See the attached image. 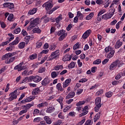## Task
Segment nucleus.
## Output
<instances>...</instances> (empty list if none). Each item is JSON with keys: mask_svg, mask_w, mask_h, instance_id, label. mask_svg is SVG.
I'll use <instances>...</instances> for the list:
<instances>
[{"mask_svg": "<svg viewBox=\"0 0 125 125\" xmlns=\"http://www.w3.org/2000/svg\"><path fill=\"white\" fill-rule=\"evenodd\" d=\"M14 55V53H7L2 57V60H5V63L6 64H9L12 63L13 61L15 60V57H13ZM12 57V58H11Z\"/></svg>", "mask_w": 125, "mask_h": 125, "instance_id": "f257e3e1", "label": "nucleus"}, {"mask_svg": "<svg viewBox=\"0 0 125 125\" xmlns=\"http://www.w3.org/2000/svg\"><path fill=\"white\" fill-rule=\"evenodd\" d=\"M124 63H123L121 61L117 60L111 63L109 66V70H110V71L116 70L118 67V68H120V67H122Z\"/></svg>", "mask_w": 125, "mask_h": 125, "instance_id": "f03ea898", "label": "nucleus"}, {"mask_svg": "<svg viewBox=\"0 0 125 125\" xmlns=\"http://www.w3.org/2000/svg\"><path fill=\"white\" fill-rule=\"evenodd\" d=\"M41 21H40V18H37L36 19L31 18L30 24L27 27V31H31L33 28H35L37 25H39Z\"/></svg>", "mask_w": 125, "mask_h": 125, "instance_id": "7ed1b4c3", "label": "nucleus"}, {"mask_svg": "<svg viewBox=\"0 0 125 125\" xmlns=\"http://www.w3.org/2000/svg\"><path fill=\"white\" fill-rule=\"evenodd\" d=\"M110 11H111L110 12L104 14L102 17V19L103 20H108V19L112 18V17H113V15L115 14V10L114 8H111Z\"/></svg>", "mask_w": 125, "mask_h": 125, "instance_id": "20e7f679", "label": "nucleus"}, {"mask_svg": "<svg viewBox=\"0 0 125 125\" xmlns=\"http://www.w3.org/2000/svg\"><path fill=\"white\" fill-rule=\"evenodd\" d=\"M104 51L107 54V57L109 59L112 58L113 56H114V54H115V50H114V48L111 46H108L106 47L104 49Z\"/></svg>", "mask_w": 125, "mask_h": 125, "instance_id": "39448f33", "label": "nucleus"}, {"mask_svg": "<svg viewBox=\"0 0 125 125\" xmlns=\"http://www.w3.org/2000/svg\"><path fill=\"white\" fill-rule=\"evenodd\" d=\"M68 35V33H67V32H66L64 29H62L58 32L57 33V36H60V37L59 38V41L60 42H62L63 40L67 37Z\"/></svg>", "mask_w": 125, "mask_h": 125, "instance_id": "423d86ee", "label": "nucleus"}, {"mask_svg": "<svg viewBox=\"0 0 125 125\" xmlns=\"http://www.w3.org/2000/svg\"><path fill=\"white\" fill-rule=\"evenodd\" d=\"M59 52H60L59 50H57L54 52H52L49 57V61L54 60V59H58L59 58Z\"/></svg>", "mask_w": 125, "mask_h": 125, "instance_id": "0eeeda50", "label": "nucleus"}, {"mask_svg": "<svg viewBox=\"0 0 125 125\" xmlns=\"http://www.w3.org/2000/svg\"><path fill=\"white\" fill-rule=\"evenodd\" d=\"M9 97L8 98V101L11 102L13 100L17 99V90H15L9 94Z\"/></svg>", "mask_w": 125, "mask_h": 125, "instance_id": "6e6552de", "label": "nucleus"}, {"mask_svg": "<svg viewBox=\"0 0 125 125\" xmlns=\"http://www.w3.org/2000/svg\"><path fill=\"white\" fill-rule=\"evenodd\" d=\"M23 65H24V62H22L20 64L15 66L14 68V70H17L18 72H20V71H23V70H25L26 67Z\"/></svg>", "mask_w": 125, "mask_h": 125, "instance_id": "1a4fd4ad", "label": "nucleus"}, {"mask_svg": "<svg viewBox=\"0 0 125 125\" xmlns=\"http://www.w3.org/2000/svg\"><path fill=\"white\" fill-rule=\"evenodd\" d=\"M42 7H45L46 10L48 11V10H50V9H51V8H52V7H53V5L52 4V3H51V2H49V1H47L45 2L42 5Z\"/></svg>", "mask_w": 125, "mask_h": 125, "instance_id": "9d476101", "label": "nucleus"}, {"mask_svg": "<svg viewBox=\"0 0 125 125\" xmlns=\"http://www.w3.org/2000/svg\"><path fill=\"white\" fill-rule=\"evenodd\" d=\"M3 6L4 7H6V8H8L11 10L14 8V4H13V3L6 2L3 4Z\"/></svg>", "mask_w": 125, "mask_h": 125, "instance_id": "9b49d317", "label": "nucleus"}, {"mask_svg": "<svg viewBox=\"0 0 125 125\" xmlns=\"http://www.w3.org/2000/svg\"><path fill=\"white\" fill-rule=\"evenodd\" d=\"M50 83V79L48 78V77L45 78L43 81L42 82V85H44L45 86V85H47V84H49Z\"/></svg>", "mask_w": 125, "mask_h": 125, "instance_id": "f8f14e48", "label": "nucleus"}, {"mask_svg": "<svg viewBox=\"0 0 125 125\" xmlns=\"http://www.w3.org/2000/svg\"><path fill=\"white\" fill-rule=\"evenodd\" d=\"M91 33V30L90 29H88L82 35V38L83 40H85L87 39L88 37H89V35Z\"/></svg>", "mask_w": 125, "mask_h": 125, "instance_id": "ddd939ff", "label": "nucleus"}, {"mask_svg": "<svg viewBox=\"0 0 125 125\" xmlns=\"http://www.w3.org/2000/svg\"><path fill=\"white\" fill-rule=\"evenodd\" d=\"M43 120L45 121L47 125H51V124L52 123V120H51V118L49 117V116H44L43 117Z\"/></svg>", "mask_w": 125, "mask_h": 125, "instance_id": "4468645a", "label": "nucleus"}, {"mask_svg": "<svg viewBox=\"0 0 125 125\" xmlns=\"http://www.w3.org/2000/svg\"><path fill=\"white\" fill-rule=\"evenodd\" d=\"M41 80H42V78L40 76L36 75L33 76V82H34V83H40Z\"/></svg>", "mask_w": 125, "mask_h": 125, "instance_id": "2eb2a0df", "label": "nucleus"}, {"mask_svg": "<svg viewBox=\"0 0 125 125\" xmlns=\"http://www.w3.org/2000/svg\"><path fill=\"white\" fill-rule=\"evenodd\" d=\"M34 106V103H31V104H27L25 105H24L22 106V108H24L25 110L26 111H28L29 109L31 108V107H33Z\"/></svg>", "mask_w": 125, "mask_h": 125, "instance_id": "dca6fc26", "label": "nucleus"}, {"mask_svg": "<svg viewBox=\"0 0 125 125\" xmlns=\"http://www.w3.org/2000/svg\"><path fill=\"white\" fill-rule=\"evenodd\" d=\"M75 95H76V93H75V92H70L66 96L65 99H70V98H73L75 97Z\"/></svg>", "mask_w": 125, "mask_h": 125, "instance_id": "f3484780", "label": "nucleus"}, {"mask_svg": "<svg viewBox=\"0 0 125 125\" xmlns=\"http://www.w3.org/2000/svg\"><path fill=\"white\" fill-rule=\"evenodd\" d=\"M55 110V108L53 106H50L48 107L46 110V113H48V114H51V113H53L54 110Z\"/></svg>", "mask_w": 125, "mask_h": 125, "instance_id": "a211bd4d", "label": "nucleus"}, {"mask_svg": "<svg viewBox=\"0 0 125 125\" xmlns=\"http://www.w3.org/2000/svg\"><path fill=\"white\" fill-rule=\"evenodd\" d=\"M79 20H83L84 16L83 14L81 11H78L77 13V16H76Z\"/></svg>", "mask_w": 125, "mask_h": 125, "instance_id": "6ab92c4d", "label": "nucleus"}, {"mask_svg": "<svg viewBox=\"0 0 125 125\" xmlns=\"http://www.w3.org/2000/svg\"><path fill=\"white\" fill-rule=\"evenodd\" d=\"M37 11H38V8H34L33 9L29 11L28 14L29 15H34V14L37 13Z\"/></svg>", "mask_w": 125, "mask_h": 125, "instance_id": "aec40b11", "label": "nucleus"}, {"mask_svg": "<svg viewBox=\"0 0 125 125\" xmlns=\"http://www.w3.org/2000/svg\"><path fill=\"white\" fill-rule=\"evenodd\" d=\"M32 32L34 34H41L42 30L39 27H35L32 30Z\"/></svg>", "mask_w": 125, "mask_h": 125, "instance_id": "412c9836", "label": "nucleus"}, {"mask_svg": "<svg viewBox=\"0 0 125 125\" xmlns=\"http://www.w3.org/2000/svg\"><path fill=\"white\" fill-rule=\"evenodd\" d=\"M19 43V37H17L16 39L12 42L10 43V45H16Z\"/></svg>", "mask_w": 125, "mask_h": 125, "instance_id": "4be33fe9", "label": "nucleus"}, {"mask_svg": "<svg viewBox=\"0 0 125 125\" xmlns=\"http://www.w3.org/2000/svg\"><path fill=\"white\" fill-rule=\"evenodd\" d=\"M95 105L102 106V104H101V98L100 97L96 98V99H95Z\"/></svg>", "mask_w": 125, "mask_h": 125, "instance_id": "5701e85b", "label": "nucleus"}, {"mask_svg": "<svg viewBox=\"0 0 125 125\" xmlns=\"http://www.w3.org/2000/svg\"><path fill=\"white\" fill-rule=\"evenodd\" d=\"M36 97L33 96H30L29 97H27L25 100V102H31V101L34 100Z\"/></svg>", "mask_w": 125, "mask_h": 125, "instance_id": "b1692460", "label": "nucleus"}, {"mask_svg": "<svg viewBox=\"0 0 125 125\" xmlns=\"http://www.w3.org/2000/svg\"><path fill=\"white\" fill-rule=\"evenodd\" d=\"M63 69L62 65H57L54 67V70L55 71H59V70H62Z\"/></svg>", "mask_w": 125, "mask_h": 125, "instance_id": "393cba45", "label": "nucleus"}, {"mask_svg": "<svg viewBox=\"0 0 125 125\" xmlns=\"http://www.w3.org/2000/svg\"><path fill=\"white\" fill-rule=\"evenodd\" d=\"M56 88L59 90V91H61V92L64 91V89L62 88V86L61 85V83H58L56 85Z\"/></svg>", "mask_w": 125, "mask_h": 125, "instance_id": "a878e982", "label": "nucleus"}, {"mask_svg": "<svg viewBox=\"0 0 125 125\" xmlns=\"http://www.w3.org/2000/svg\"><path fill=\"white\" fill-rule=\"evenodd\" d=\"M63 97L60 96L58 99H57V101L60 103L61 104V107H63Z\"/></svg>", "mask_w": 125, "mask_h": 125, "instance_id": "bb28decb", "label": "nucleus"}, {"mask_svg": "<svg viewBox=\"0 0 125 125\" xmlns=\"http://www.w3.org/2000/svg\"><path fill=\"white\" fill-rule=\"evenodd\" d=\"M48 105V103L47 102H45L44 103H42L41 104H39L38 105L37 107L38 108H42V107H46Z\"/></svg>", "mask_w": 125, "mask_h": 125, "instance_id": "cd10ccee", "label": "nucleus"}, {"mask_svg": "<svg viewBox=\"0 0 125 125\" xmlns=\"http://www.w3.org/2000/svg\"><path fill=\"white\" fill-rule=\"evenodd\" d=\"M93 16H94V13L93 12L90 13L86 16L85 19L86 20H90V19H92Z\"/></svg>", "mask_w": 125, "mask_h": 125, "instance_id": "c85d7f7f", "label": "nucleus"}, {"mask_svg": "<svg viewBox=\"0 0 125 125\" xmlns=\"http://www.w3.org/2000/svg\"><path fill=\"white\" fill-rule=\"evenodd\" d=\"M39 92H40V88H36L32 91V95H37L39 94Z\"/></svg>", "mask_w": 125, "mask_h": 125, "instance_id": "c756f323", "label": "nucleus"}, {"mask_svg": "<svg viewBox=\"0 0 125 125\" xmlns=\"http://www.w3.org/2000/svg\"><path fill=\"white\" fill-rule=\"evenodd\" d=\"M71 59V56L69 55H65L64 56V57L62 58V61L64 62H66V61H70Z\"/></svg>", "mask_w": 125, "mask_h": 125, "instance_id": "7c9ffc66", "label": "nucleus"}, {"mask_svg": "<svg viewBox=\"0 0 125 125\" xmlns=\"http://www.w3.org/2000/svg\"><path fill=\"white\" fill-rule=\"evenodd\" d=\"M76 66V62H72L70 64L68 65V69H73Z\"/></svg>", "mask_w": 125, "mask_h": 125, "instance_id": "2f4dec72", "label": "nucleus"}, {"mask_svg": "<svg viewBox=\"0 0 125 125\" xmlns=\"http://www.w3.org/2000/svg\"><path fill=\"white\" fill-rule=\"evenodd\" d=\"M59 75V72L54 71L51 73V78H52V79H55V78H56V77H57V76H58Z\"/></svg>", "mask_w": 125, "mask_h": 125, "instance_id": "473e14b6", "label": "nucleus"}, {"mask_svg": "<svg viewBox=\"0 0 125 125\" xmlns=\"http://www.w3.org/2000/svg\"><path fill=\"white\" fill-rule=\"evenodd\" d=\"M121 45H123V42L120 41H118L115 44V48H120Z\"/></svg>", "mask_w": 125, "mask_h": 125, "instance_id": "72a5a7b5", "label": "nucleus"}, {"mask_svg": "<svg viewBox=\"0 0 125 125\" xmlns=\"http://www.w3.org/2000/svg\"><path fill=\"white\" fill-rule=\"evenodd\" d=\"M80 45H81V43L79 42H77L75 44L73 45V50H76V49H79V48H80Z\"/></svg>", "mask_w": 125, "mask_h": 125, "instance_id": "f704fd0d", "label": "nucleus"}, {"mask_svg": "<svg viewBox=\"0 0 125 125\" xmlns=\"http://www.w3.org/2000/svg\"><path fill=\"white\" fill-rule=\"evenodd\" d=\"M100 119V112L98 113L94 117V122L95 123L97 120Z\"/></svg>", "mask_w": 125, "mask_h": 125, "instance_id": "c9c22d12", "label": "nucleus"}, {"mask_svg": "<svg viewBox=\"0 0 125 125\" xmlns=\"http://www.w3.org/2000/svg\"><path fill=\"white\" fill-rule=\"evenodd\" d=\"M38 73H39V74H41L42 73H44V72H45V67H44L43 66L41 67L38 69Z\"/></svg>", "mask_w": 125, "mask_h": 125, "instance_id": "e433bc0d", "label": "nucleus"}, {"mask_svg": "<svg viewBox=\"0 0 125 125\" xmlns=\"http://www.w3.org/2000/svg\"><path fill=\"white\" fill-rule=\"evenodd\" d=\"M96 3L98 5H104V1L103 0H96Z\"/></svg>", "mask_w": 125, "mask_h": 125, "instance_id": "4c0bfd02", "label": "nucleus"}, {"mask_svg": "<svg viewBox=\"0 0 125 125\" xmlns=\"http://www.w3.org/2000/svg\"><path fill=\"white\" fill-rule=\"evenodd\" d=\"M101 59H97L95 61L93 62V65H99V64L101 63Z\"/></svg>", "mask_w": 125, "mask_h": 125, "instance_id": "58836bf2", "label": "nucleus"}, {"mask_svg": "<svg viewBox=\"0 0 125 125\" xmlns=\"http://www.w3.org/2000/svg\"><path fill=\"white\" fill-rule=\"evenodd\" d=\"M25 44H26V43H25V42H20L19 44V48H20L21 49L24 48V47H25Z\"/></svg>", "mask_w": 125, "mask_h": 125, "instance_id": "ea45409f", "label": "nucleus"}, {"mask_svg": "<svg viewBox=\"0 0 125 125\" xmlns=\"http://www.w3.org/2000/svg\"><path fill=\"white\" fill-rule=\"evenodd\" d=\"M13 17H14V15H13V14H10L8 17L7 20H8V21L11 22L13 21Z\"/></svg>", "mask_w": 125, "mask_h": 125, "instance_id": "a19ab883", "label": "nucleus"}, {"mask_svg": "<svg viewBox=\"0 0 125 125\" xmlns=\"http://www.w3.org/2000/svg\"><path fill=\"white\" fill-rule=\"evenodd\" d=\"M48 56H45L41 60L40 62H39L40 65L43 64L45 62V60L47 59Z\"/></svg>", "mask_w": 125, "mask_h": 125, "instance_id": "79ce46f5", "label": "nucleus"}, {"mask_svg": "<svg viewBox=\"0 0 125 125\" xmlns=\"http://www.w3.org/2000/svg\"><path fill=\"white\" fill-rule=\"evenodd\" d=\"M37 56H38V55H37V54L31 55L29 56V59L30 60H34V59H36L37 58Z\"/></svg>", "mask_w": 125, "mask_h": 125, "instance_id": "37998d69", "label": "nucleus"}, {"mask_svg": "<svg viewBox=\"0 0 125 125\" xmlns=\"http://www.w3.org/2000/svg\"><path fill=\"white\" fill-rule=\"evenodd\" d=\"M106 9H102L99 12L98 14V16H101L102 14H104L106 12Z\"/></svg>", "mask_w": 125, "mask_h": 125, "instance_id": "c03bdc74", "label": "nucleus"}, {"mask_svg": "<svg viewBox=\"0 0 125 125\" xmlns=\"http://www.w3.org/2000/svg\"><path fill=\"white\" fill-rule=\"evenodd\" d=\"M62 15H60L56 19V23H59L61 20H62Z\"/></svg>", "mask_w": 125, "mask_h": 125, "instance_id": "a18cd8bd", "label": "nucleus"}, {"mask_svg": "<svg viewBox=\"0 0 125 125\" xmlns=\"http://www.w3.org/2000/svg\"><path fill=\"white\" fill-rule=\"evenodd\" d=\"M55 48H56V45H55V44H51L50 45L49 49L53 51L55 50Z\"/></svg>", "mask_w": 125, "mask_h": 125, "instance_id": "49530a36", "label": "nucleus"}, {"mask_svg": "<svg viewBox=\"0 0 125 125\" xmlns=\"http://www.w3.org/2000/svg\"><path fill=\"white\" fill-rule=\"evenodd\" d=\"M85 104V101H79L76 104V106H82V105H83Z\"/></svg>", "mask_w": 125, "mask_h": 125, "instance_id": "de8ad7c7", "label": "nucleus"}, {"mask_svg": "<svg viewBox=\"0 0 125 125\" xmlns=\"http://www.w3.org/2000/svg\"><path fill=\"white\" fill-rule=\"evenodd\" d=\"M113 95V92L111 91L107 92L105 93V96L107 98H110V97H112V96Z\"/></svg>", "mask_w": 125, "mask_h": 125, "instance_id": "09e8293b", "label": "nucleus"}, {"mask_svg": "<svg viewBox=\"0 0 125 125\" xmlns=\"http://www.w3.org/2000/svg\"><path fill=\"white\" fill-rule=\"evenodd\" d=\"M73 106V104H70L69 105L66 106L64 109L63 112L64 113H66V111H69L70 110V108H72V106Z\"/></svg>", "mask_w": 125, "mask_h": 125, "instance_id": "8fccbe9b", "label": "nucleus"}, {"mask_svg": "<svg viewBox=\"0 0 125 125\" xmlns=\"http://www.w3.org/2000/svg\"><path fill=\"white\" fill-rule=\"evenodd\" d=\"M104 91L103 90V89L100 90L96 92V95H97V96L102 95V94H103Z\"/></svg>", "mask_w": 125, "mask_h": 125, "instance_id": "3c124183", "label": "nucleus"}, {"mask_svg": "<svg viewBox=\"0 0 125 125\" xmlns=\"http://www.w3.org/2000/svg\"><path fill=\"white\" fill-rule=\"evenodd\" d=\"M41 121H42V118L37 117L34 119L33 122L34 123H40Z\"/></svg>", "mask_w": 125, "mask_h": 125, "instance_id": "603ef678", "label": "nucleus"}, {"mask_svg": "<svg viewBox=\"0 0 125 125\" xmlns=\"http://www.w3.org/2000/svg\"><path fill=\"white\" fill-rule=\"evenodd\" d=\"M15 47L14 46H10L9 47H8L6 48V50L7 51H12L13 49H14Z\"/></svg>", "mask_w": 125, "mask_h": 125, "instance_id": "864d4df0", "label": "nucleus"}, {"mask_svg": "<svg viewBox=\"0 0 125 125\" xmlns=\"http://www.w3.org/2000/svg\"><path fill=\"white\" fill-rule=\"evenodd\" d=\"M83 89H79L77 90L76 92V95H80V94H82V93H83Z\"/></svg>", "mask_w": 125, "mask_h": 125, "instance_id": "5fc2aeb1", "label": "nucleus"}, {"mask_svg": "<svg viewBox=\"0 0 125 125\" xmlns=\"http://www.w3.org/2000/svg\"><path fill=\"white\" fill-rule=\"evenodd\" d=\"M39 65H40V63L36 62L32 65V68H33V69H35V68H38L39 67Z\"/></svg>", "mask_w": 125, "mask_h": 125, "instance_id": "6e6d98bb", "label": "nucleus"}, {"mask_svg": "<svg viewBox=\"0 0 125 125\" xmlns=\"http://www.w3.org/2000/svg\"><path fill=\"white\" fill-rule=\"evenodd\" d=\"M21 32V28H20V27L14 30V33L15 34H19V33H20Z\"/></svg>", "mask_w": 125, "mask_h": 125, "instance_id": "4d7b16f0", "label": "nucleus"}, {"mask_svg": "<svg viewBox=\"0 0 125 125\" xmlns=\"http://www.w3.org/2000/svg\"><path fill=\"white\" fill-rule=\"evenodd\" d=\"M101 106L102 105H96V106L94 108L95 112H98V111H99L100 109V108H101Z\"/></svg>", "mask_w": 125, "mask_h": 125, "instance_id": "13d9d810", "label": "nucleus"}, {"mask_svg": "<svg viewBox=\"0 0 125 125\" xmlns=\"http://www.w3.org/2000/svg\"><path fill=\"white\" fill-rule=\"evenodd\" d=\"M92 122H91V120H87L84 125H92Z\"/></svg>", "mask_w": 125, "mask_h": 125, "instance_id": "bf43d9fd", "label": "nucleus"}, {"mask_svg": "<svg viewBox=\"0 0 125 125\" xmlns=\"http://www.w3.org/2000/svg\"><path fill=\"white\" fill-rule=\"evenodd\" d=\"M39 113H40V110L38 109H34L33 111V115L34 116H36V115H38V114H39Z\"/></svg>", "mask_w": 125, "mask_h": 125, "instance_id": "052dcab7", "label": "nucleus"}, {"mask_svg": "<svg viewBox=\"0 0 125 125\" xmlns=\"http://www.w3.org/2000/svg\"><path fill=\"white\" fill-rule=\"evenodd\" d=\"M34 81V76H30L27 79V83H31V82Z\"/></svg>", "mask_w": 125, "mask_h": 125, "instance_id": "680f3d73", "label": "nucleus"}, {"mask_svg": "<svg viewBox=\"0 0 125 125\" xmlns=\"http://www.w3.org/2000/svg\"><path fill=\"white\" fill-rule=\"evenodd\" d=\"M42 45V42H38L36 43V47L37 48H40Z\"/></svg>", "mask_w": 125, "mask_h": 125, "instance_id": "e2e57ef3", "label": "nucleus"}, {"mask_svg": "<svg viewBox=\"0 0 125 125\" xmlns=\"http://www.w3.org/2000/svg\"><path fill=\"white\" fill-rule=\"evenodd\" d=\"M86 82H87V79H86V78H83V79H81L79 81V83H86Z\"/></svg>", "mask_w": 125, "mask_h": 125, "instance_id": "0e129e2a", "label": "nucleus"}, {"mask_svg": "<svg viewBox=\"0 0 125 125\" xmlns=\"http://www.w3.org/2000/svg\"><path fill=\"white\" fill-rule=\"evenodd\" d=\"M36 6H41V3H42V1L41 0H36Z\"/></svg>", "mask_w": 125, "mask_h": 125, "instance_id": "69168bd1", "label": "nucleus"}, {"mask_svg": "<svg viewBox=\"0 0 125 125\" xmlns=\"http://www.w3.org/2000/svg\"><path fill=\"white\" fill-rule=\"evenodd\" d=\"M83 112H84V113L87 112V114L88 113V106H85L83 108Z\"/></svg>", "mask_w": 125, "mask_h": 125, "instance_id": "338daca9", "label": "nucleus"}, {"mask_svg": "<svg viewBox=\"0 0 125 125\" xmlns=\"http://www.w3.org/2000/svg\"><path fill=\"white\" fill-rule=\"evenodd\" d=\"M61 124H62V121L58 120L56 122H55L53 125H60Z\"/></svg>", "mask_w": 125, "mask_h": 125, "instance_id": "774afa93", "label": "nucleus"}]
</instances>
